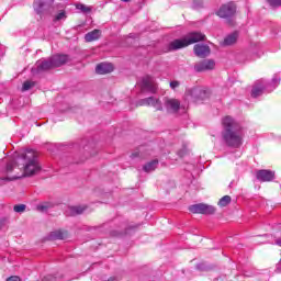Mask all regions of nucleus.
I'll use <instances>...</instances> for the list:
<instances>
[{
  "label": "nucleus",
  "instance_id": "22",
  "mask_svg": "<svg viewBox=\"0 0 281 281\" xmlns=\"http://www.w3.org/2000/svg\"><path fill=\"white\" fill-rule=\"evenodd\" d=\"M100 38V30H93L85 35L86 43H91Z\"/></svg>",
  "mask_w": 281,
  "mask_h": 281
},
{
  "label": "nucleus",
  "instance_id": "36",
  "mask_svg": "<svg viewBox=\"0 0 281 281\" xmlns=\"http://www.w3.org/2000/svg\"><path fill=\"white\" fill-rule=\"evenodd\" d=\"M136 157H139V151L133 153L131 155V159H136Z\"/></svg>",
  "mask_w": 281,
  "mask_h": 281
},
{
  "label": "nucleus",
  "instance_id": "38",
  "mask_svg": "<svg viewBox=\"0 0 281 281\" xmlns=\"http://www.w3.org/2000/svg\"><path fill=\"white\" fill-rule=\"evenodd\" d=\"M274 245H278L279 247H281V238L280 239H277Z\"/></svg>",
  "mask_w": 281,
  "mask_h": 281
},
{
  "label": "nucleus",
  "instance_id": "33",
  "mask_svg": "<svg viewBox=\"0 0 281 281\" xmlns=\"http://www.w3.org/2000/svg\"><path fill=\"white\" fill-rule=\"evenodd\" d=\"M77 8L81 10V12H91V9L85 4H79Z\"/></svg>",
  "mask_w": 281,
  "mask_h": 281
},
{
  "label": "nucleus",
  "instance_id": "42",
  "mask_svg": "<svg viewBox=\"0 0 281 281\" xmlns=\"http://www.w3.org/2000/svg\"><path fill=\"white\" fill-rule=\"evenodd\" d=\"M130 229H133V227H132V228H127L124 234H125V235L128 234V231H130Z\"/></svg>",
  "mask_w": 281,
  "mask_h": 281
},
{
  "label": "nucleus",
  "instance_id": "17",
  "mask_svg": "<svg viewBox=\"0 0 281 281\" xmlns=\"http://www.w3.org/2000/svg\"><path fill=\"white\" fill-rule=\"evenodd\" d=\"M238 31H235L224 37V41L222 42L223 47H229L232 45H236L238 42Z\"/></svg>",
  "mask_w": 281,
  "mask_h": 281
},
{
  "label": "nucleus",
  "instance_id": "28",
  "mask_svg": "<svg viewBox=\"0 0 281 281\" xmlns=\"http://www.w3.org/2000/svg\"><path fill=\"white\" fill-rule=\"evenodd\" d=\"M16 179H21V177L15 176L13 178L10 177H0V186H3L5 181H16Z\"/></svg>",
  "mask_w": 281,
  "mask_h": 281
},
{
  "label": "nucleus",
  "instance_id": "35",
  "mask_svg": "<svg viewBox=\"0 0 281 281\" xmlns=\"http://www.w3.org/2000/svg\"><path fill=\"white\" fill-rule=\"evenodd\" d=\"M170 87H171L172 89H177V87H179V81H171V82H170Z\"/></svg>",
  "mask_w": 281,
  "mask_h": 281
},
{
  "label": "nucleus",
  "instance_id": "29",
  "mask_svg": "<svg viewBox=\"0 0 281 281\" xmlns=\"http://www.w3.org/2000/svg\"><path fill=\"white\" fill-rule=\"evenodd\" d=\"M25 204H15L13 211L16 212V214H22V212H25Z\"/></svg>",
  "mask_w": 281,
  "mask_h": 281
},
{
  "label": "nucleus",
  "instance_id": "4",
  "mask_svg": "<svg viewBox=\"0 0 281 281\" xmlns=\"http://www.w3.org/2000/svg\"><path fill=\"white\" fill-rule=\"evenodd\" d=\"M69 60L67 55H55L48 59H40L36 61L35 67L38 72L49 71V69H56V67H63Z\"/></svg>",
  "mask_w": 281,
  "mask_h": 281
},
{
  "label": "nucleus",
  "instance_id": "9",
  "mask_svg": "<svg viewBox=\"0 0 281 281\" xmlns=\"http://www.w3.org/2000/svg\"><path fill=\"white\" fill-rule=\"evenodd\" d=\"M164 109L167 111V113H179V110L181 109V102L177 99H170L168 97H165Z\"/></svg>",
  "mask_w": 281,
  "mask_h": 281
},
{
  "label": "nucleus",
  "instance_id": "19",
  "mask_svg": "<svg viewBox=\"0 0 281 281\" xmlns=\"http://www.w3.org/2000/svg\"><path fill=\"white\" fill-rule=\"evenodd\" d=\"M74 279L67 278L64 271H59L56 274H47L43 278V281H71Z\"/></svg>",
  "mask_w": 281,
  "mask_h": 281
},
{
  "label": "nucleus",
  "instance_id": "6",
  "mask_svg": "<svg viewBox=\"0 0 281 281\" xmlns=\"http://www.w3.org/2000/svg\"><path fill=\"white\" fill-rule=\"evenodd\" d=\"M52 8H54V0H35L33 2V10L38 16L52 14Z\"/></svg>",
  "mask_w": 281,
  "mask_h": 281
},
{
  "label": "nucleus",
  "instance_id": "31",
  "mask_svg": "<svg viewBox=\"0 0 281 281\" xmlns=\"http://www.w3.org/2000/svg\"><path fill=\"white\" fill-rule=\"evenodd\" d=\"M269 5L271 8H280L281 7V0H268Z\"/></svg>",
  "mask_w": 281,
  "mask_h": 281
},
{
  "label": "nucleus",
  "instance_id": "2",
  "mask_svg": "<svg viewBox=\"0 0 281 281\" xmlns=\"http://www.w3.org/2000/svg\"><path fill=\"white\" fill-rule=\"evenodd\" d=\"M222 137L228 148H240L243 146V126L232 116H225L222 121Z\"/></svg>",
  "mask_w": 281,
  "mask_h": 281
},
{
  "label": "nucleus",
  "instance_id": "43",
  "mask_svg": "<svg viewBox=\"0 0 281 281\" xmlns=\"http://www.w3.org/2000/svg\"><path fill=\"white\" fill-rule=\"evenodd\" d=\"M233 183H234V182H231V183H229V188H232V184H233Z\"/></svg>",
  "mask_w": 281,
  "mask_h": 281
},
{
  "label": "nucleus",
  "instance_id": "39",
  "mask_svg": "<svg viewBox=\"0 0 281 281\" xmlns=\"http://www.w3.org/2000/svg\"><path fill=\"white\" fill-rule=\"evenodd\" d=\"M108 281H117L116 277H111L110 279H108Z\"/></svg>",
  "mask_w": 281,
  "mask_h": 281
},
{
  "label": "nucleus",
  "instance_id": "11",
  "mask_svg": "<svg viewBox=\"0 0 281 281\" xmlns=\"http://www.w3.org/2000/svg\"><path fill=\"white\" fill-rule=\"evenodd\" d=\"M265 91L269 93V90L267 89V85L265 83V79H259L252 86L250 95L251 98H260V95H262Z\"/></svg>",
  "mask_w": 281,
  "mask_h": 281
},
{
  "label": "nucleus",
  "instance_id": "32",
  "mask_svg": "<svg viewBox=\"0 0 281 281\" xmlns=\"http://www.w3.org/2000/svg\"><path fill=\"white\" fill-rule=\"evenodd\" d=\"M178 155L180 157H186V155H188V147L183 146L180 150H178Z\"/></svg>",
  "mask_w": 281,
  "mask_h": 281
},
{
  "label": "nucleus",
  "instance_id": "16",
  "mask_svg": "<svg viewBox=\"0 0 281 281\" xmlns=\"http://www.w3.org/2000/svg\"><path fill=\"white\" fill-rule=\"evenodd\" d=\"M193 52L195 56H199V58H206V56H210V46L205 44H195Z\"/></svg>",
  "mask_w": 281,
  "mask_h": 281
},
{
  "label": "nucleus",
  "instance_id": "18",
  "mask_svg": "<svg viewBox=\"0 0 281 281\" xmlns=\"http://www.w3.org/2000/svg\"><path fill=\"white\" fill-rule=\"evenodd\" d=\"M115 68L113 67V64L110 63H101L97 65L95 71L100 76H104L106 74H111Z\"/></svg>",
  "mask_w": 281,
  "mask_h": 281
},
{
  "label": "nucleus",
  "instance_id": "15",
  "mask_svg": "<svg viewBox=\"0 0 281 281\" xmlns=\"http://www.w3.org/2000/svg\"><path fill=\"white\" fill-rule=\"evenodd\" d=\"M281 82V76L280 74H274L272 79L270 81L265 79L266 89L268 90V93H271V91H274V89H278Z\"/></svg>",
  "mask_w": 281,
  "mask_h": 281
},
{
  "label": "nucleus",
  "instance_id": "14",
  "mask_svg": "<svg viewBox=\"0 0 281 281\" xmlns=\"http://www.w3.org/2000/svg\"><path fill=\"white\" fill-rule=\"evenodd\" d=\"M189 95H191L193 100H205V98H207V91L201 87H193L189 90Z\"/></svg>",
  "mask_w": 281,
  "mask_h": 281
},
{
  "label": "nucleus",
  "instance_id": "37",
  "mask_svg": "<svg viewBox=\"0 0 281 281\" xmlns=\"http://www.w3.org/2000/svg\"><path fill=\"white\" fill-rule=\"evenodd\" d=\"M277 271H278L279 273H281V259H280V261L277 263Z\"/></svg>",
  "mask_w": 281,
  "mask_h": 281
},
{
  "label": "nucleus",
  "instance_id": "23",
  "mask_svg": "<svg viewBox=\"0 0 281 281\" xmlns=\"http://www.w3.org/2000/svg\"><path fill=\"white\" fill-rule=\"evenodd\" d=\"M49 240H65V233L63 231H55L50 233Z\"/></svg>",
  "mask_w": 281,
  "mask_h": 281
},
{
  "label": "nucleus",
  "instance_id": "5",
  "mask_svg": "<svg viewBox=\"0 0 281 281\" xmlns=\"http://www.w3.org/2000/svg\"><path fill=\"white\" fill-rule=\"evenodd\" d=\"M220 19H225L228 25H234V18L236 16V4L228 2L223 4L216 12Z\"/></svg>",
  "mask_w": 281,
  "mask_h": 281
},
{
  "label": "nucleus",
  "instance_id": "34",
  "mask_svg": "<svg viewBox=\"0 0 281 281\" xmlns=\"http://www.w3.org/2000/svg\"><path fill=\"white\" fill-rule=\"evenodd\" d=\"M7 281H21V278L16 277V276H12L7 278Z\"/></svg>",
  "mask_w": 281,
  "mask_h": 281
},
{
  "label": "nucleus",
  "instance_id": "26",
  "mask_svg": "<svg viewBox=\"0 0 281 281\" xmlns=\"http://www.w3.org/2000/svg\"><path fill=\"white\" fill-rule=\"evenodd\" d=\"M33 87H36V82L26 80L23 82L22 91H30V89H33Z\"/></svg>",
  "mask_w": 281,
  "mask_h": 281
},
{
  "label": "nucleus",
  "instance_id": "27",
  "mask_svg": "<svg viewBox=\"0 0 281 281\" xmlns=\"http://www.w3.org/2000/svg\"><path fill=\"white\" fill-rule=\"evenodd\" d=\"M38 212H47V210H49V207H52V204L48 202H44L42 204H38L37 206Z\"/></svg>",
  "mask_w": 281,
  "mask_h": 281
},
{
  "label": "nucleus",
  "instance_id": "7",
  "mask_svg": "<svg viewBox=\"0 0 281 281\" xmlns=\"http://www.w3.org/2000/svg\"><path fill=\"white\" fill-rule=\"evenodd\" d=\"M189 212L191 214H204L210 215L214 214L216 212V207L210 204L199 203V204H192L189 206Z\"/></svg>",
  "mask_w": 281,
  "mask_h": 281
},
{
  "label": "nucleus",
  "instance_id": "21",
  "mask_svg": "<svg viewBox=\"0 0 281 281\" xmlns=\"http://www.w3.org/2000/svg\"><path fill=\"white\" fill-rule=\"evenodd\" d=\"M157 166H159V160L154 159V160H150L149 162H146L143 166V170L144 172H154V170H157Z\"/></svg>",
  "mask_w": 281,
  "mask_h": 281
},
{
  "label": "nucleus",
  "instance_id": "24",
  "mask_svg": "<svg viewBox=\"0 0 281 281\" xmlns=\"http://www.w3.org/2000/svg\"><path fill=\"white\" fill-rule=\"evenodd\" d=\"M229 203H232V196L224 195L222 199H220L217 205H220V207H227Z\"/></svg>",
  "mask_w": 281,
  "mask_h": 281
},
{
  "label": "nucleus",
  "instance_id": "8",
  "mask_svg": "<svg viewBox=\"0 0 281 281\" xmlns=\"http://www.w3.org/2000/svg\"><path fill=\"white\" fill-rule=\"evenodd\" d=\"M140 91L143 93H157V83L155 78L151 76H146L142 79Z\"/></svg>",
  "mask_w": 281,
  "mask_h": 281
},
{
  "label": "nucleus",
  "instance_id": "3",
  "mask_svg": "<svg viewBox=\"0 0 281 281\" xmlns=\"http://www.w3.org/2000/svg\"><path fill=\"white\" fill-rule=\"evenodd\" d=\"M201 41H205V34L201 32H192L189 33L184 38L173 40L167 46V52H177V49H183V47H188L189 45H194V43H199Z\"/></svg>",
  "mask_w": 281,
  "mask_h": 281
},
{
  "label": "nucleus",
  "instance_id": "10",
  "mask_svg": "<svg viewBox=\"0 0 281 281\" xmlns=\"http://www.w3.org/2000/svg\"><path fill=\"white\" fill-rule=\"evenodd\" d=\"M138 106H154L156 111H164V105L161 104V101L155 97H148L145 99H140L137 102Z\"/></svg>",
  "mask_w": 281,
  "mask_h": 281
},
{
  "label": "nucleus",
  "instance_id": "13",
  "mask_svg": "<svg viewBox=\"0 0 281 281\" xmlns=\"http://www.w3.org/2000/svg\"><path fill=\"white\" fill-rule=\"evenodd\" d=\"M256 177L257 180L261 181L262 183L270 182L273 181V179H276V171L261 169L257 171Z\"/></svg>",
  "mask_w": 281,
  "mask_h": 281
},
{
  "label": "nucleus",
  "instance_id": "20",
  "mask_svg": "<svg viewBox=\"0 0 281 281\" xmlns=\"http://www.w3.org/2000/svg\"><path fill=\"white\" fill-rule=\"evenodd\" d=\"M87 206L85 205L69 206L66 211V216H79V214H85Z\"/></svg>",
  "mask_w": 281,
  "mask_h": 281
},
{
  "label": "nucleus",
  "instance_id": "1",
  "mask_svg": "<svg viewBox=\"0 0 281 281\" xmlns=\"http://www.w3.org/2000/svg\"><path fill=\"white\" fill-rule=\"evenodd\" d=\"M14 168L23 170V177H34V175H38L43 170L38 156L33 150H26L21 156L9 160L5 167L0 168V173L10 175Z\"/></svg>",
  "mask_w": 281,
  "mask_h": 281
},
{
  "label": "nucleus",
  "instance_id": "45",
  "mask_svg": "<svg viewBox=\"0 0 281 281\" xmlns=\"http://www.w3.org/2000/svg\"><path fill=\"white\" fill-rule=\"evenodd\" d=\"M257 58H260V55H257Z\"/></svg>",
  "mask_w": 281,
  "mask_h": 281
},
{
  "label": "nucleus",
  "instance_id": "25",
  "mask_svg": "<svg viewBox=\"0 0 281 281\" xmlns=\"http://www.w3.org/2000/svg\"><path fill=\"white\" fill-rule=\"evenodd\" d=\"M67 19V11L60 10L53 19L54 23L65 21Z\"/></svg>",
  "mask_w": 281,
  "mask_h": 281
},
{
  "label": "nucleus",
  "instance_id": "40",
  "mask_svg": "<svg viewBox=\"0 0 281 281\" xmlns=\"http://www.w3.org/2000/svg\"><path fill=\"white\" fill-rule=\"evenodd\" d=\"M196 269H203V265L202 263H199L198 266H196Z\"/></svg>",
  "mask_w": 281,
  "mask_h": 281
},
{
  "label": "nucleus",
  "instance_id": "41",
  "mask_svg": "<svg viewBox=\"0 0 281 281\" xmlns=\"http://www.w3.org/2000/svg\"><path fill=\"white\" fill-rule=\"evenodd\" d=\"M123 1V3H128V2H131V0H122Z\"/></svg>",
  "mask_w": 281,
  "mask_h": 281
},
{
  "label": "nucleus",
  "instance_id": "44",
  "mask_svg": "<svg viewBox=\"0 0 281 281\" xmlns=\"http://www.w3.org/2000/svg\"><path fill=\"white\" fill-rule=\"evenodd\" d=\"M279 140H280V143H281V136H279Z\"/></svg>",
  "mask_w": 281,
  "mask_h": 281
},
{
  "label": "nucleus",
  "instance_id": "12",
  "mask_svg": "<svg viewBox=\"0 0 281 281\" xmlns=\"http://www.w3.org/2000/svg\"><path fill=\"white\" fill-rule=\"evenodd\" d=\"M215 66L216 63H214V59H203L202 61L194 65V71L198 74H201V71H212Z\"/></svg>",
  "mask_w": 281,
  "mask_h": 281
},
{
  "label": "nucleus",
  "instance_id": "30",
  "mask_svg": "<svg viewBox=\"0 0 281 281\" xmlns=\"http://www.w3.org/2000/svg\"><path fill=\"white\" fill-rule=\"evenodd\" d=\"M203 8V0H193L192 9L201 10Z\"/></svg>",
  "mask_w": 281,
  "mask_h": 281
}]
</instances>
